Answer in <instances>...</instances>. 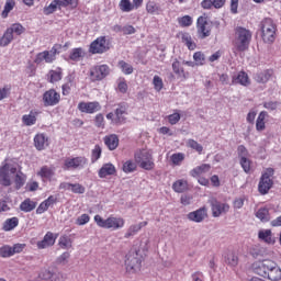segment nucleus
Wrapping results in <instances>:
<instances>
[{
    "label": "nucleus",
    "mask_w": 281,
    "mask_h": 281,
    "mask_svg": "<svg viewBox=\"0 0 281 281\" xmlns=\"http://www.w3.org/2000/svg\"><path fill=\"white\" fill-rule=\"evenodd\" d=\"M16 170H19V164L14 159H4L0 166V186L10 188L14 181Z\"/></svg>",
    "instance_id": "f257e3e1"
},
{
    "label": "nucleus",
    "mask_w": 281,
    "mask_h": 281,
    "mask_svg": "<svg viewBox=\"0 0 281 281\" xmlns=\"http://www.w3.org/2000/svg\"><path fill=\"white\" fill-rule=\"evenodd\" d=\"M261 38L263 43L271 45L276 42V36L278 34V25L272 19L266 18L260 23Z\"/></svg>",
    "instance_id": "f03ea898"
},
{
    "label": "nucleus",
    "mask_w": 281,
    "mask_h": 281,
    "mask_svg": "<svg viewBox=\"0 0 281 281\" xmlns=\"http://www.w3.org/2000/svg\"><path fill=\"white\" fill-rule=\"evenodd\" d=\"M94 223L98 227H102L103 229H111L112 232H117V229H122L126 224V221L122 217L110 216L106 220L102 218L100 215L94 216Z\"/></svg>",
    "instance_id": "7ed1b4c3"
},
{
    "label": "nucleus",
    "mask_w": 281,
    "mask_h": 281,
    "mask_svg": "<svg viewBox=\"0 0 281 281\" xmlns=\"http://www.w3.org/2000/svg\"><path fill=\"white\" fill-rule=\"evenodd\" d=\"M135 164L143 170H153L155 168V159L150 149H138L134 155Z\"/></svg>",
    "instance_id": "20e7f679"
},
{
    "label": "nucleus",
    "mask_w": 281,
    "mask_h": 281,
    "mask_svg": "<svg viewBox=\"0 0 281 281\" xmlns=\"http://www.w3.org/2000/svg\"><path fill=\"white\" fill-rule=\"evenodd\" d=\"M278 266L276 261L271 259L257 260L251 265L254 273L260 276L261 278H268L274 268Z\"/></svg>",
    "instance_id": "39448f33"
},
{
    "label": "nucleus",
    "mask_w": 281,
    "mask_h": 281,
    "mask_svg": "<svg viewBox=\"0 0 281 281\" xmlns=\"http://www.w3.org/2000/svg\"><path fill=\"white\" fill-rule=\"evenodd\" d=\"M235 47L237 49V52H245V49H247V47H249V43H251V31L243 27V26H238L235 30Z\"/></svg>",
    "instance_id": "423d86ee"
},
{
    "label": "nucleus",
    "mask_w": 281,
    "mask_h": 281,
    "mask_svg": "<svg viewBox=\"0 0 281 281\" xmlns=\"http://www.w3.org/2000/svg\"><path fill=\"white\" fill-rule=\"evenodd\" d=\"M142 254L139 250H131L125 258V269L127 273H137L142 269Z\"/></svg>",
    "instance_id": "0eeeda50"
},
{
    "label": "nucleus",
    "mask_w": 281,
    "mask_h": 281,
    "mask_svg": "<svg viewBox=\"0 0 281 281\" xmlns=\"http://www.w3.org/2000/svg\"><path fill=\"white\" fill-rule=\"evenodd\" d=\"M273 168H268L261 176L259 181V192L260 194H268L269 190L273 187Z\"/></svg>",
    "instance_id": "6e6552de"
},
{
    "label": "nucleus",
    "mask_w": 281,
    "mask_h": 281,
    "mask_svg": "<svg viewBox=\"0 0 281 281\" xmlns=\"http://www.w3.org/2000/svg\"><path fill=\"white\" fill-rule=\"evenodd\" d=\"M109 49H111V46L106 36H100L90 44L89 52L90 54H104Z\"/></svg>",
    "instance_id": "1a4fd4ad"
},
{
    "label": "nucleus",
    "mask_w": 281,
    "mask_h": 281,
    "mask_svg": "<svg viewBox=\"0 0 281 281\" xmlns=\"http://www.w3.org/2000/svg\"><path fill=\"white\" fill-rule=\"evenodd\" d=\"M85 166H87V158L85 157L66 158L64 160L65 170H82Z\"/></svg>",
    "instance_id": "9d476101"
},
{
    "label": "nucleus",
    "mask_w": 281,
    "mask_h": 281,
    "mask_svg": "<svg viewBox=\"0 0 281 281\" xmlns=\"http://www.w3.org/2000/svg\"><path fill=\"white\" fill-rule=\"evenodd\" d=\"M196 27L200 38H207L212 34V23L207 22L205 16L198 18Z\"/></svg>",
    "instance_id": "9b49d317"
},
{
    "label": "nucleus",
    "mask_w": 281,
    "mask_h": 281,
    "mask_svg": "<svg viewBox=\"0 0 281 281\" xmlns=\"http://www.w3.org/2000/svg\"><path fill=\"white\" fill-rule=\"evenodd\" d=\"M110 71L111 69L106 65L94 66L90 69V78L93 82L104 80Z\"/></svg>",
    "instance_id": "f8f14e48"
},
{
    "label": "nucleus",
    "mask_w": 281,
    "mask_h": 281,
    "mask_svg": "<svg viewBox=\"0 0 281 281\" xmlns=\"http://www.w3.org/2000/svg\"><path fill=\"white\" fill-rule=\"evenodd\" d=\"M210 203L214 218H218V216L227 214V212H229V204L227 203H221L214 198L210 200Z\"/></svg>",
    "instance_id": "ddd939ff"
},
{
    "label": "nucleus",
    "mask_w": 281,
    "mask_h": 281,
    "mask_svg": "<svg viewBox=\"0 0 281 281\" xmlns=\"http://www.w3.org/2000/svg\"><path fill=\"white\" fill-rule=\"evenodd\" d=\"M43 102L45 106H56L60 102V93L54 89L47 90L43 95Z\"/></svg>",
    "instance_id": "4468645a"
},
{
    "label": "nucleus",
    "mask_w": 281,
    "mask_h": 281,
    "mask_svg": "<svg viewBox=\"0 0 281 281\" xmlns=\"http://www.w3.org/2000/svg\"><path fill=\"white\" fill-rule=\"evenodd\" d=\"M187 218H189V221H192V223H203V221L207 218V209L201 207L196 211L190 212L187 215Z\"/></svg>",
    "instance_id": "2eb2a0df"
},
{
    "label": "nucleus",
    "mask_w": 281,
    "mask_h": 281,
    "mask_svg": "<svg viewBox=\"0 0 281 281\" xmlns=\"http://www.w3.org/2000/svg\"><path fill=\"white\" fill-rule=\"evenodd\" d=\"M4 33L7 34L10 43H12V41H14V34L16 36H21V34H25V29L21 23H14L10 27H8Z\"/></svg>",
    "instance_id": "dca6fc26"
},
{
    "label": "nucleus",
    "mask_w": 281,
    "mask_h": 281,
    "mask_svg": "<svg viewBox=\"0 0 281 281\" xmlns=\"http://www.w3.org/2000/svg\"><path fill=\"white\" fill-rule=\"evenodd\" d=\"M232 85H240L241 87H249L251 85V79H249V75L245 71H239L233 75Z\"/></svg>",
    "instance_id": "f3484780"
},
{
    "label": "nucleus",
    "mask_w": 281,
    "mask_h": 281,
    "mask_svg": "<svg viewBox=\"0 0 281 281\" xmlns=\"http://www.w3.org/2000/svg\"><path fill=\"white\" fill-rule=\"evenodd\" d=\"M78 109H79V111H81V113H90L91 114V113H98V111H100V109H102V106L97 101L80 102L78 104Z\"/></svg>",
    "instance_id": "a211bd4d"
},
{
    "label": "nucleus",
    "mask_w": 281,
    "mask_h": 281,
    "mask_svg": "<svg viewBox=\"0 0 281 281\" xmlns=\"http://www.w3.org/2000/svg\"><path fill=\"white\" fill-rule=\"evenodd\" d=\"M56 238H58V236H54V233L47 232L43 240L37 243V249H47V247H54L56 244Z\"/></svg>",
    "instance_id": "6ab92c4d"
},
{
    "label": "nucleus",
    "mask_w": 281,
    "mask_h": 281,
    "mask_svg": "<svg viewBox=\"0 0 281 281\" xmlns=\"http://www.w3.org/2000/svg\"><path fill=\"white\" fill-rule=\"evenodd\" d=\"M38 115H41V111L31 110L29 114H24L22 116V123L24 126H34V124H36V120H38Z\"/></svg>",
    "instance_id": "aec40b11"
},
{
    "label": "nucleus",
    "mask_w": 281,
    "mask_h": 281,
    "mask_svg": "<svg viewBox=\"0 0 281 281\" xmlns=\"http://www.w3.org/2000/svg\"><path fill=\"white\" fill-rule=\"evenodd\" d=\"M34 146L37 150H45L49 146V138L45 134H36L34 137Z\"/></svg>",
    "instance_id": "412c9836"
},
{
    "label": "nucleus",
    "mask_w": 281,
    "mask_h": 281,
    "mask_svg": "<svg viewBox=\"0 0 281 281\" xmlns=\"http://www.w3.org/2000/svg\"><path fill=\"white\" fill-rule=\"evenodd\" d=\"M258 238L259 240H262V243H267V245H273V243H276V237H273L271 229L259 231Z\"/></svg>",
    "instance_id": "4be33fe9"
},
{
    "label": "nucleus",
    "mask_w": 281,
    "mask_h": 281,
    "mask_svg": "<svg viewBox=\"0 0 281 281\" xmlns=\"http://www.w3.org/2000/svg\"><path fill=\"white\" fill-rule=\"evenodd\" d=\"M115 172H116V169H115V166H113V164H105L99 170V177L100 179H106V177H111L115 175Z\"/></svg>",
    "instance_id": "5701e85b"
},
{
    "label": "nucleus",
    "mask_w": 281,
    "mask_h": 281,
    "mask_svg": "<svg viewBox=\"0 0 281 281\" xmlns=\"http://www.w3.org/2000/svg\"><path fill=\"white\" fill-rule=\"evenodd\" d=\"M103 142H104L105 146L109 148V150H115V148H117V146H120V138H117V135H115V134L105 136L103 138Z\"/></svg>",
    "instance_id": "b1692460"
},
{
    "label": "nucleus",
    "mask_w": 281,
    "mask_h": 281,
    "mask_svg": "<svg viewBox=\"0 0 281 281\" xmlns=\"http://www.w3.org/2000/svg\"><path fill=\"white\" fill-rule=\"evenodd\" d=\"M25 181H27V177L22 171H16L13 176V183L15 186V190H21L23 186H25Z\"/></svg>",
    "instance_id": "393cba45"
},
{
    "label": "nucleus",
    "mask_w": 281,
    "mask_h": 281,
    "mask_svg": "<svg viewBox=\"0 0 281 281\" xmlns=\"http://www.w3.org/2000/svg\"><path fill=\"white\" fill-rule=\"evenodd\" d=\"M271 76H273V70H262L257 72L254 79L256 80V82L265 85L266 82H269Z\"/></svg>",
    "instance_id": "a878e982"
},
{
    "label": "nucleus",
    "mask_w": 281,
    "mask_h": 281,
    "mask_svg": "<svg viewBox=\"0 0 281 281\" xmlns=\"http://www.w3.org/2000/svg\"><path fill=\"white\" fill-rule=\"evenodd\" d=\"M38 177L42 179H46V181H52L54 176L56 175V171L52 167H42L41 170L37 172Z\"/></svg>",
    "instance_id": "bb28decb"
},
{
    "label": "nucleus",
    "mask_w": 281,
    "mask_h": 281,
    "mask_svg": "<svg viewBox=\"0 0 281 281\" xmlns=\"http://www.w3.org/2000/svg\"><path fill=\"white\" fill-rule=\"evenodd\" d=\"M148 222H140L138 224H133L128 227L127 232L125 233V238H131V236H135L139 233L142 227H146Z\"/></svg>",
    "instance_id": "cd10ccee"
},
{
    "label": "nucleus",
    "mask_w": 281,
    "mask_h": 281,
    "mask_svg": "<svg viewBox=\"0 0 281 281\" xmlns=\"http://www.w3.org/2000/svg\"><path fill=\"white\" fill-rule=\"evenodd\" d=\"M121 12H133V10H139V7L131 0H121L119 3Z\"/></svg>",
    "instance_id": "c85d7f7f"
},
{
    "label": "nucleus",
    "mask_w": 281,
    "mask_h": 281,
    "mask_svg": "<svg viewBox=\"0 0 281 281\" xmlns=\"http://www.w3.org/2000/svg\"><path fill=\"white\" fill-rule=\"evenodd\" d=\"M267 117H269V113H267V111H261L259 113L256 121V131H258L259 133L267 128V125L265 123V120H267Z\"/></svg>",
    "instance_id": "c756f323"
},
{
    "label": "nucleus",
    "mask_w": 281,
    "mask_h": 281,
    "mask_svg": "<svg viewBox=\"0 0 281 281\" xmlns=\"http://www.w3.org/2000/svg\"><path fill=\"white\" fill-rule=\"evenodd\" d=\"M210 170H212V166H210L209 164H203L191 170V176L201 177L202 175H210Z\"/></svg>",
    "instance_id": "7c9ffc66"
},
{
    "label": "nucleus",
    "mask_w": 281,
    "mask_h": 281,
    "mask_svg": "<svg viewBox=\"0 0 281 281\" xmlns=\"http://www.w3.org/2000/svg\"><path fill=\"white\" fill-rule=\"evenodd\" d=\"M181 41L190 52H194V49H196V43L192 40V35H190V33H182Z\"/></svg>",
    "instance_id": "2f4dec72"
},
{
    "label": "nucleus",
    "mask_w": 281,
    "mask_h": 281,
    "mask_svg": "<svg viewBox=\"0 0 281 281\" xmlns=\"http://www.w3.org/2000/svg\"><path fill=\"white\" fill-rule=\"evenodd\" d=\"M75 80V75H68L67 82L61 86L63 95H69V93H71V87H74Z\"/></svg>",
    "instance_id": "473e14b6"
},
{
    "label": "nucleus",
    "mask_w": 281,
    "mask_h": 281,
    "mask_svg": "<svg viewBox=\"0 0 281 281\" xmlns=\"http://www.w3.org/2000/svg\"><path fill=\"white\" fill-rule=\"evenodd\" d=\"M172 190L176 191L178 194H181L188 190V180L180 179L173 182Z\"/></svg>",
    "instance_id": "72a5a7b5"
},
{
    "label": "nucleus",
    "mask_w": 281,
    "mask_h": 281,
    "mask_svg": "<svg viewBox=\"0 0 281 281\" xmlns=\"http://www.w3.org/2000/svg\"><path fill=\"white\" fill-rule=\"evenodd\" d=\"M86 56L85 49L81 47L79 48H72L69 54L70 60H74V63H78L82 60V57Z\"/></svg>",
    "instance_id": "f704fd0d"
},
{
    "label": "nucleus",
    "mask_w": 281,
    "mask_h": 281,
    "mask_svg": "<svg viewBox=\"0 0 281 281\" xmlns=\"http://www.w3.org/2000/svg\"><path fill=\"white\" fill-rule=\"evenodd\" d=\"M15 227H19V217H11L4 221L2 229L4 232H12Z\"/></svg>",
    "instance_id": "c9c22d12"
},
{
    "label": "nucleus",
    "mask_w": 281,
    "mask_h": 281,
    "mask_svg": "<svg viewBox=\"0 0 281 281\" xmlns=\"http://www.w3.org/2000/svg\"><path fill=\"white\" fill-rule=\"evenodd\" d=\"M16 2L14 0H7L3 11L1 12L2 19H8L9 14L14 10Z\"/></svg>",
    "instance_id": "e433bc0d"
},
{
    "label": "nucleus",
    "mask_w": 281,
    "mask_h": 281,
    "mask_svg": "<svg viewBox=\"0 0 281 281\" xmlns=\"http://www.w3.org/2000/svg\"><path fill=\"white\" fill-rule=\"evenodd\" d=\"M20 210L21 212H32L33 210H36V202L25 199L21 204H20Z\"/></svg>",
    "instance_id": "4c0bfd02"
},
{
    "label": "nucleus",
    "mask_w": 281,
    "mask_h": 281,
    "mask_svg": "<svg viewBox=\"0 0 281 281\" xmlns=\"http://www.w3.org/2000/svg\"><path fill=\"white\" fill-rule=\"evenodd\" d=\"M257 218L261 221L262 223H268V221H271V217L269 216V209L261 207L256 212Z\"/></svg>",
    "instance_id": "58836bf2"
},
{
    "label": "nucleus",
    "mask_w": 281,
    "mask_h": 281,
    "mask_svg": "<svg viewBox=\"0 0 281 281\" xmlns=\"http://www.w3.org/2000/svg\"><path fill=\"white\" fill-rule=\"evenodd\" d=\"M58 8H78V0H54Z\"/></svg>",
    "instance_id": "ea45409f"
},
{
    "label": "nucleus",
    "mask_w": 281,
    "mask_h": 281,
    "mask_svg": "<svg viewBox=\"0 0 281 281\" xmlns=\"http://www.w3.org/2000/svg\"><path fill=\"white\" fill-rule=\"evenodd\" d=\"M187 147L191 148L192 150H195V153H199V155H201V153H203V145L199 144V142L189 138L187 140Z\"/></svg>",
    "instance_id": "a19ab883"
},
{
    "label": "nucleus",
    "mask_w": 281,
    "mask_h": 281,
    "mask_svg": "<svg viewBox=\"0 0 281 281\" xmlns=\"http://www.w3.org/2000/svg\"><path fill=\"white\" fill-rule=\"evenodd\" d=\"M226 265L229 267H237L238 266V255L236 252H228L225 257Z\"/></svg>",
    "instance_id": "79ce46f5"
},
{
    "label": "nucleus",
    "mask_w": 281,
    "mask_h": 281,
    "mask_svg": "<svg viewBox=\"0 0 281 281\" xmlns=\"http://www.w3.org/2000/svg\"><path fill=\"white\" fill-rule=\"evenodd\" d=\"M177 22L180 25V27H190V25L194 23V20L190 15H183L181 18H178Z\"/></svg>",
    "instance_id": "37998d69"
},
{
    "label": "nucleus",
    "mask_w": 281,
    "mask_h": 281,
    "mask_svg": "<svg viewBox=\"0 0 281 281\" xmlns=\"http://www.w3.org/2000/svg\"><path fill=\"white\" fill-rule=\"evenodd\" d=\"M193 60L196 67H203L205 65V54L203 52H195L193 54Z\"/></svg>",
    "instance_id": "c03bdc74"
},
{
    "label": "nucleus",
    "mask_w": 281,
    "mask_h": 281,
    "mask_svg": "<svg viewBox=\"0 0 281 281\" xmlns=\"http://www.w3.org/2000/svg\"><path fill=\"white\" fill-rule=\"evenodd\" d=\"M267 280H271V281H279L281 280V268L280 266H274L273 270L270 272L269 277L266 278Z\"/></svg>",
    "instance_id": "a18cd8bd"
},
{
    "label": "nucleus",
    "mask_w": 281,
    "mask_h": 281,
    "mask_svg": "<svg viewBox=\"0 0 281 281\" xmlns=\"http://www.w3.org/2000/svg\"><path fill=\"white\" fill-rule=\"evenodd\" d=\"M49 82H59V80H63V70H60V68L56 69V70H50L49 71Z\"/></svg>",
    "instance_id": "49530a36"
},
{
    "label": "nucleus",
    "mask_w": 281,
    "mask_h": 281,
    "mask_svg": "<svg viewBox=\"0 0 281 281\" xmlns=\"http://www.w3.org/2000/svg\"><path fill=\"white\" fill-rule=\"evenodd\" d=\"M12 256H14V252L12 251V246L4 245L0 248L1 258H12Z\"/></svg>",
    "instance_id": "de8ad7c7"
},
{
    "label": "nucleus",
    "mask_w": 281,
    "mask_h": 281,
    "mask_svg": "<svg viewBox=\"0 0 281 281\" xmlns=\"http://www.w3.org/2000/svg\"><path fill=\"white\" fill-rule=\"evenodd\" d=\"M119 68L125 76H131V74H133V66L124 60L119 61Z\"/></svg>",
    "instance_id": "09e8293b"
},
{
    "label": "nucleus",
    "mask_w": 281,
    "mask_h": 281,
    "mask_svg": "<svg viewBox=\"0 0 281 281\" xmlns=\"http://www.w3.org/2000/svg\"><path fill=\"white\" fill-rule=\"evenodd\" d=\"M171 67H172V71H173V74H176V76H178L179 78H181V76H183L184 70L179 60L175 59Z\"/></svg>",
    "instance_id": "8fccbe9b"
},
{
    "label": "nucleus",
    "mask_w": 281,
    "mask_h": 281,
    "mask_svg": "<svg viewBox=\"0 0 281 281\" xmlns=\"http://www.w3.org/2000/svg\"><path fill=\"white\" fill-rule=\"evenodd\" d=\"M159 5L155 1H149L146 4V11L148 14H159Z\"/></svg>",
    "instance_id": "3c124183"
},
{
    "label": "nucleus",
    "mask_w": 281,
    "mask_h": 281,
    "mask_svg": "<svg viewBox=\"0 0 281 281\" xmlns=\"http://www.w3.org/2000/svg\"><path fill=\"white\" fill-rule=\"evenodd\" d=\"M100 157H102V147H100V145H95L91 153L92 164H95V161H98V159H100Z\"/></svg>",
    "instance_id": "603ef678"
},
{
    "label": "nucleus",
    "mask_w": 281,
    "mask_h": 281,
    "mask_svg": "<svg viewBox=\"0 0 281 281\" xmlns=\"http://www.w3.org/2000/svg\"><path fill=\"white\" fill-rule=\"evenodd\" d=\"M136 169L137 165L133 160H127L123 164V172H126V175L135 172Z\"/></svg>",
    "instance_id": "864d4df0"
},
{
    "label": "nucleus",
    "mask_w": 281,
    "mask_h": 281,
    "mask_svg": "<svg viewBox=\"0 0 281 281\" xmlns=\"http://www.w3.org/2000/svg\"><path fill=\"white\" fill-rule=\"evenodd\" d=\"M59 247H61V249H71V238L67 235L59 237Z\"/></svg>",
    "instance_id": "5fc2aeb1"
},
{
    "label": "nucleus",
    "mask_w": 281,
    "mask_h": 281,
    "mask_svg": "<svg viewBox=\"0 0 281 281\" xmlns=\"http://www.w3.org/2000/svg\"><path fill=\"white\" fill-rule=\"evenodd\" d=\"M183 159H186V155L183 153L171 155V161L173 166H181Z\"/></svg>",
    "instance_id": "6e6d98bb"
},
{
    "label": "nucleus",
    "mask_w": 281,
    "mask_h": 281,
    "mask_svg": "<svg viewBox=\"0 0 281 281\" xmlns=\"http://www.w3.org/2000/svg\"><path fill=\"white\" fill-rule=\"evenodd\" d=\"M239 164L245 172L251 170V160H249V158H239Z\"/></svg>",
    "instance_id": "4d7b16f0"
},
{
    "label": "nucleus",
    "mask_w": 281,
    "mask_h": 281,
    "mask_svg": "<svg viewBox=\"0 0 281 281\" xmlns=\"http://www.w3.org/2000/svg\"><path fill=\"white\" fill-rule=\"evenodd\" d=\"M70 192H74V194H85L86 189L82 184L80 183H72L70 187Z\"/></svg>",
    "instance_id": "13d9d810"
},
{
    "label": "nucleus",
    "mask_w": 281,
    "mask_h": 281,
    "mask_svg": "<svg viewBox=\"0 0 281 281\" xmlns=\"http://www.w3.org/2000/svg\"><path fill=\"white\" fill-rule=\"evenodd\" d=\"M153 85L156 91H161V89H164V80L159 76H154Z\"/></svg>",
    "instance_id": "bf43d9fd"
},
{
    "label": "nucleus",
    "mask_w": 281,
    "mask_h": 281,
    "mask_svg": "<svg viewBox=\"0 0 281 281\" xmlns=\"http://www.w3.org/2000/svg\"><path fill=\"white\" fill-rule=\"evenodd\" d=\"M237 155L239 159H245L249 157V151L247 150V147L244 145H239L237 148Z\"/></svg>",
    "instance_id": "052dcab7"
},
{
    "label": "nucleus",
    "mask_w": 281,
    "mask_h": 281,
    "mask_svg": "<svg viewBox=\"0 0 281 281\" xmlns=\"http://www.w3.org/2000/svg\"><path fill=\"white\" fill-rule=\"evenodd\" d=\"M89 221H91V216H89V214H81L77 220H76V225H87V223H89Z\"/></svg>",
    "instance_id": "680f3d73"
},
{
    "label": "nucleus",
    "mask_w": 281,
    "mask_h": 281,
    "mask_svg": "<svg viewBox=\"0 0 281 281\" xmlns=\"http://www.w3.org/2000/svg\"><path fill=\"white\" fill-rule=\"evenodd\" d=\"M57 8H58V4L55 2V0H53V2L48 7L44 8V14L46 15L54 14Z\"/></svg>",
    "instance_id": "e2e57ef3"
},
{
    "label": "nucleus",
    "mask_w": 281,
    "mask_h": 281,
    "mask_svg": "<svg viewBox=\"0 0 281 281\" xmlns=\"http://www.w3.org/2000/svg\"><path fill=\"white\" fill-rule=\"evenodd\" d=\"M117 89L120 93H126V91H128V85L126 83L125 79L117 80Z\"/></svg>",
    "instance_id": "0e129e2a"
},
{
    "label": "nucleus",
    "mask_w": 281,
    "mask_h": 281,
    "mask_svg": "<svg viewBox=\"0 0 281 281\" xmlns=\"http://www.w3.org/2000/svg\"><path fill=\"white\" fill-rule=\"evenodd\" d=\"M126 113V108L125 106H120L115 110V115L117 122H124V114Z\"/></svg>",
    "instance_id": "69168bd1"
},
{
    "label": "nucleus",
    "mask_w": 281,
    "mask_h": 281,
    "mask_svg": "<svg viewBox=\"0 0 281 281\" xmlns=\"http://www.w3.org/2000/svg\"><path fill=\"white\" fill-rule=\"evenodd\" d=\"M67 280V276L63 272H52L50 281H65Z\"/></svg>",
    "instance_id": "338daca9"
},
{
    "label": "nucleus",
    "mask_w": 281,
    "mask_h": 281,
    "mask_svg": "<svg viewBox=\"0 0 281 281\" xmlns=\"http://www.w3.org/2000/svg\"><path fill=\"white\" fill-rule=\"evenodd\" d=\"M52 271L50 270H42L38 274V278L41 280H45V281H52Z\"/></svg>",
    "instance_id": "774afa93"
}]
</instances>
